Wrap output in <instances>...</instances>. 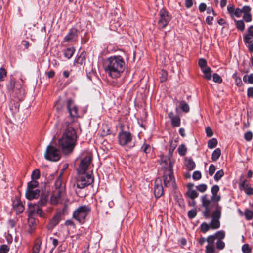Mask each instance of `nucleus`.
Returning a JSON list of instances; mask_svg holds the SVG:
<instances>
[{
    "label": "nucleus",
    "instance_id": "39",
    "mask_svg": "<svg viewBox=\"0 0 253 253\" xmlns=\"http://www.w3.org/2000/svg\"><path fill=\"white\" fill-rule=\"evenodd\" d=\"M224 171L222 169H220L217 171L214 176V179L215 181H219L224 175Z\"/></svg>",
    "mask_w": 253,
    "mask_h": 253
},
{
    "label": "nucleus",
    "instance_id": "11",
    "mask_svg": "<svg viewBox=\"0 0 253 253\" xmlns=\"http://www.w3.org/2000/svg\"><path fill=\"white\" fill-rule=\"evenodd\" d=\"M44 155L46 160L57 161L60 159V151L57 148L49 145L47 147Z\"/></svg>",
    "mask_w": 253,
    "mask_h": 253
},
{
    "label": "nucleus",
    "instance_id": "13",
    "mask_svg": "<svg viewBox=\"0 0 253 253\" xmlns=\"http://www.w3.org/2000/svg\"><path fill=\"white\" fill-rule=\"evenodd\" d=\"M160 19L158 21V25L162 28L166 27L168 24L171 20V16L169 14L168 11L165 9L162 8L159 12Z\"/></svg>",
    "mask_w": 253,
    "mask_h": 253
},
{
    "label": "nucleus",
    "instance_id": "34",
    "mask_svg": "<svg viewBox=\"0 0 253 253\" xmlns=\"http://www.w3.org/2000/svg\"><path fill=\"white\" fill-rule=\"evenodd\" d=\"M217 145V140L216 138L210 139L208 142V147L210 149L215 148Z\"/></svg>",
    "mask_w": 253,
    "mask_h": 253
},
{
    "label": "nucleus",
    "instance_id": "52",
    "mask_svg": "<svg viewBox=\"0 0 253 253\" xmlns=\"http://www.w3.org/2000/svg\"><path fill=\"white\" fill-rule=\"evenodd\" d=\"M253 138V134L251 131H247L244 134V139L247 141H250Z\"/></svg>",
    "mask_w": 253,
    "mask_h": 253
},
{
    "label": "nucleus",
    "instance_id": "62",
    "mask_svg": "<svg viewBox=\"0 0 253 253\" xmlns=\"http://www.w3.org/2000/svg\"><path fill=\"white\" fill-rule=\"evenodd\" d=\"M185 6L187 8H191L193 5V0H185Z\"/></svg>",
    "mask_w": 253,
    "mask_h": 253
},
{
    "label": "nucleus",
    "instance_id": "1",
    "mask_svg": "<svg viewBox=\"0 0 253 253\" xmlns=\"http://www.w3.org/2000/svg\"><path fill=\"white\" fill-rule=\"evenodd\" d=\"M66 106L69 116L66 118L62 123L63 132L58 140L59 147L65 155L72 152L76 144L77 134L73 126L75 118L79 116L78 108L72 99L67 100Z\"/></svg>",
    "mask_w": 253,
    "mask_h": 253
},
{
    "label": "nucleus",
    "instance_id": "22",
    "mask_svg": "<svg viewBox=\"0 0 253 253\" xmlns=\"http://www.w3.org/2000/svg\"><path fill=\"white\" fill-rule=\"evenodd\" d=\"M250 184L248 182L247 179H242V177L241 176L240 178V181L239 183V188L240 190L244 191L246 188H247L248 187L250 186Z\"/></svg>",
    "mask_w": 253,
    "mask_h": 253
},
{
    "label": "nucleus",
    "instance_id": "46",
    "mask_svg": "<svg viewBox=\"0 0 253 253\" xmlns=\"http://www.w3.org/2000/svg\"><path fill=\"white\" fill-rule=\"evenodd\" d=\"M215 249L213 245H208L206 247V253H214Z\"/></svg>",
    "mask_w": 253,
    "mask_h": 253
},
{
    "label": "nucleus",
    "instance_id": "21",
    "mask_svg": "<svg viewBox=\"0 0 253 253\" xmlns=\"http://www.w3.org/2000/svg\"><path fill=\"white\" fill-rule=\"evenodd\" d=\"M60 219V215L59 214H56L50 221L48 225V229H50L54 228L58 224Z\"/></svg>",
    "mask_w": 253,
    "mask_h": 253
},
{
    "label": "nucleus",
    "instance_id": "57",
    "mask_svg": "<svg viewBox=\"0 0 253 253\" xmlns=\"http://www.w3.org/2000/svg\"><path fill=\"white\" fill-rule=\"evenodd\" d=\"M215 237L213 235L209 236L206 239V241L208 242V245H213Z\"/></svg>",
    "mask_w": 253,
    "mask_h": 253
},
{
    "label": "nucleus",
    "instance_id": "19",
    "mask_svg": "<svg viewBox=\"0 0 253 253\" xmlns=\"http://www.w3.org/2000/svg\"><path fill=\"white\" fill-rule=\"evenodd\" d=\"M168 117L171 120V124L173 127H178L180 126L181 120L179 116L174 115L172 112L168 113Z\"/></svg>",
    "mask_w": 253,
    "mask_h": 253
},
{
    "label": "nucleus",
    "instance_id": "33",
    "mask_svg": "<svg viewBox=\"0 0 253 253\" xmlns=\"http://www.w3.org/2000/svg\"><path fill=\"white\" fill-rule=\"evenodd\" d=\"M47 202V199L46 196L44 195H42L40 200L37 202L36 204L39 206L40 207H42L43 206H44Z\"/></svg>",
    "mask_w": 253,
    "mask_h": 253
},
{
    "label": "nucleus",
    "instance_id": "12",
    "mask_svg": "<svg viewBox=\"0 0 253 253\" xmlns=\"http://www.w3.org/2000/svg\"><path fill=\"white\" fill-rule=\"evenodd\" d=\"M132 137L130 132L126 131H122L118 134V141L120 145L125 146H129L130 148L134 146V144H129L131 143Z\"/></svg>",
    "mask_w": 253,
    "mask_h": 253
},
{
    "label": "nucleus",
    "instance_id": "8",
    "mask_svg": "<svg viewBox=\"0 0 253 253\" xmlns=\"http://www.w3.org/2000/svg\"><path fill=\"white\" fill-rule=\"evenodd\" d=\"M173 162L169 161L168 167L165 169L163 173V180L166 187H169L175 183L173 172Z\"/></svg>",
    "mask_w": 253,
    "mask_h": 253
},
{
    "label": "nucleus",
    "instance_id": "24",
    "mask_svg": "<svg viewBox=\"0 0 253 253\" xmlns=\"http://www.w3.org/2000/svg\"><path fill=\"white\" fill-rule=\"evenodd\" d=\"M28 224L30 229V232H32L37 224L36 220L34 217H28Z\"/></svg>",
    "mask_w": 253,
    "mask_h": 253
},
{
    "label": "nucleus",
    "instance_id": "14",
    "mask_svg": "<svg viewBox=\"0 0 253 253\" xmlns=\"http://www.w3.org/2000/svg\"><path fill=\"white\" fill-rule=\"evenodd\" d=\"M91 159L90 156H86L81 160L79 168L77 169L78 173H85L90 164Z\"/></svg>",
    "mask_w": 253,
    "mask_h": 253
},
{
    "label": "nucleus",
    "instance_id": "6",
    "mask_svg": "<svg viewBox=\"0 0 253 253\" xmlns=\"http://www.w3.org/2000/svg\"><path fill=\"white\" fill-rule=\"evenodd\" d=\"M62 174H60L59 177L55 182V189L53 191L52 194L50 198V201L52 204H57L64 196L65 187L62 184L61 179Z\"/></svg>",
    "mask_w": 253,
    "mask_h": 253
},
{
    "label": "nucleus",
    "instance_id": "44",
    "mask_svg": "<svg viewBox=\"0 0 253 253\" xmlns=\"http://www.w3.org/2000/svg\"><path fill=\"white\" fill-rule=\"evenodd\" d=\"M198 64H199V66L201 68L202 70H203V69H205V68L207 67V61L204 58H200L199 60Z\"/></svg>",
    "mask_w": 253,
    "mask_h": 253
},
{
    "label": "nucleus",
    "instance_id": "28",
    "mask_svg": "<svg viewBox=\"0 0 253 253\" xmlns=\"http://www.w3.org/2000/svg\"><path fill=\"white\" fill-rule=\"evenodd\" d=\"M85 53L83 52L81 54L76 58L75 61L77 64L82 65L85 60Z\"/></svg>",
    "mask_w": 253,
    "mask_h": 253
},
{
    "label": "nucleus",
    "instance_id": "29",
    "mask_svg": "<svg viewBox=\"0 0 253 253\" xmlns=\"http://www.w3.org/2000/svg\"><path fill=\"white\" fill-rule=\"evenodd\" d=\"M221 155V150L219 148H216L212 154L211 159L213 161L217 160Z\"/></svg>",
    "mask_w": 253,
    "mask_h": 253
},
{
    "label": "nucleus",
    "instance_id": "48",
    "mask_svg": "<svg viewBox=\"0 0 253 253\" xmlns=\"http://www.w3.org/2000/svg\"><path fill=\"white\" fill-rule=\"evenodd\" d=\"M196 188L200 192H204L207 189V186L205 184H201L197 185Z\"/></svg>",
    "mask_w": 253,
    "mask_h": 253
},
{
    "label": "nucleus",
    "instance_id": "64",
    "mask_svg": "<svg viewBox=\"0 0 253 253\" xmlns=\"http://www.w3.org/2000/svg\"><path fill=\"white\" fill-rule=\"evenodd\" d=\"M247 95L249 97H253V87H250L248 89Z\"/></svg>",
    "mask_w": 253,
    "mask_h": 253
},
{
    "label": "nucleus",
    "instance_id": "35",
    "mask_svg": "<svg viewBox=\"0 0 253 253\" xmlns=\"http://www.w3.org/2000/svg\"><path fill=\"white\" fill-rule=\"evenodd\" d=\"M180 108L184 112L187 113L189 111V107L188 104L184 101L180 102Z\"/></svg>",
    "mask_w": 253,
    "mask_h": 253
},
{
    "label": "nucleus",
    "instance_id": "60",
    "mask_svg": "<svg viewBox=\"0 0 253 253\" xmlns=\"http://www.w3.org/2000/svg\"><path fill=\"white\" fill-rule=\"evenodd\" d=\"M216 235L219 240H220L225 237V235L223 231H219L216 233Z\"/></svg>",
    "mask_w": 253,
    "mask_h": 253
},
{
    "label": "nucleus",
    "instance_id": "47",
    "mask_svg": "<svg viewBox=\"0 0 253 253\" xmlns=\"http://www.w3.org/2000/svg\"><path fill=\"white\" fill-rule=\"evenodd\" d=\"M242 250L244 253H250L251 252V249L248 244H244L242 246Z\"/></svg>",
    "mask_w": 253,
    "mask_h": 253
},
{
    "label": "nucleus",
    "instance_id": "59",
    "mask_svg": "<svg viewBox=\"0 0 253 253\" xmlns=\"http://www.w3.org/2000/svg\"><path fill=\"white\" fill-rule=\"evenodd\" d=\"M244 191L247 195H253V188H252L250 186L248 187L247 188H246Z\"/></svg>",
    "mask_w": 253,
    "mask_h": 253
},
{
    "label": "nucleus",
    "instance_id": "41",
    "mask_svg": "<svg viewBox=\"0 0 253 253\" xmlns=\"http://www.w3.org/2000/svg\"><path fill=\"white\" fill-rule=\"evenodd\" d=\"M7 76V71L3 67L0 68V81H3L4 80L5 78Z\"/></svg>",
    "mask_w": 253,
    "mask_h": 253
},
{
    "label": "nucleus",
    "instance_id": "51",
    "mask_svg": "<svg viewBox=\"0 0 253 253\" xmlns=\"http://www.w3.org/2000/svg\"><path fill=\"white\" fill-rule=\"evenodd\" d=\"M50 240L52 241V245L53 246L52 247L51 250L50 251V253H52L53 250H54L56 248V247L57 246V245L58 244V240L57 239H56L55 238H53L52 237H50Z\"/></svg>",
    "mask_w": 253,
    "mask_h": 253
},
{
    "label": "nucleus",
    "instance_id": "43",
    "mask_svg": "<svg viewBox=\"0 0 253 253\" xmlns=\"http://www.w3.org/2000/svg\"><path fill=\"white\" fill-rule=\"evenodd\" d=\"M41 243L40 242H37L35 243L33 248L32 253H39L41 248Z\"/></svg>",
    "mask_w": 253,
    "mask_h": 253
},
{
    "label": "nucleus",
    "instance_id": "2",
    "mask_svg": "<svg viewBox=\"0 0 253 253\" xmlns=\"http://www.w3.org/2000/svg\"><path fill=\"white\" fill-rule=\"evenodd\" d=\"M103 67L109 77L117 79L123 74L125 68V63L121 56H111L104 61Z\"/></svg>",
    "mask_w": 253,
    "mask_h": 253
},
{
    "label": "nucleus",
    "instance_id": "40",
    "mask_svg": "<svg viewBox=\"0 0 253 253\" xmlns=\"http://www.w3.org/2000/svg\"><path fill=\"white\" fill-rule=\"evenodd\" d=\"M178 151L179 154L180 156H183L185 155L187 151V149L184 145L182 144L179 146L178 148Z\"/></svg>",
    "mask_w": 253,
    "mask_h": 253
},
{
    "label": "nucleus",
    "instance_id": "61",
    "mask_svg": "<svg viewBox=\"0 0 253 253\" xmlns=\"http://www.w3.org/2000/svg\"><path fill=\"white\" fill-rule=\"evenodd\" d=\"M206 133L207 136L209 137H211L213 134L212 130L209 127L206 128Z\"/></svg>",
    "mask_w": 253,
    "mask_h": 253
},
{
    "label": "nucleus",
    "instance_id": "37",
    "mask_svg": "<svg viewBox=\"0 0 253 253\" xmlns=\"http://www.w3.org/2000/svg\"><path fill=\"white\" fill-rule=\"evenodd\" d=\"M210 229H211L210 224H208L206 222L202 223L200 225L201 231L204 233L207 232Z\"/></svg>",
    "mask_w": 253,
    "mask_h": 253
},
{
    "label": "nucleus",
    "instance_id": "15",
    "mask_svg": "<svg viewBox=\"0 0 253 253\" xmlns=\"http://www.w3.org/2000/svg\"><path fill=\"white\" fill-rule=\"evenodd\" d=\"M79 31L75 28H72L70 29L69 32L65 36L64 40L67 42H72L76 41L78 40Z\"/></svg>",
    "mask_w": 253,
    "mask_h": 253
},
{
    "label": "nucleus",
    "instance_id": "38",
    "mask_svg": "<svg viewBox=\"0 0 253 253\" xmlns=\"http://www.w3.org/2000/svg\"><path fill=\"white\" fill-rule=\"evenodd\" d=\"M151 146L149 144L144 143L141 147V150L145 154H148L151 151Z\"/></svg>",
    "mask_w": 253,
    "mask_h": 253
},
{
    "label": "nucleus",
    "instance_id": "17",
    "mask_svg": "<svg viewBox=\"0 0 253 253\" xmlns=\"http://www.w3.org/2000/svg\"><path fill=\"white\" fill-rule=\"evenodd\" d=\"M163 194V188L160 179H156L154 187V194L156 198H160Z\"/></svg>",
    "mask_w": 253,
    "mask_h": 253
},
{
    "label": "nucleus",
    "instance_id": "49",
    "mask_svg": "<svg viewBox=\"0 0 253 253\" xmlns=\"http://www.w3.org/2000/svg\"><path fill=\"white\" fill-rule=\"evenodd\" d=\"M9 251V248L6 245H2L0 247V253H7Z\"/></svg>",
    "mask_w": 253,
    "mask_h": 253
},
{
    "label": "nucleus",
    "instance_id": "53",
    "mask_svg": "<svg viewBox=\"0 0 253 253\" xmlns=\"http://www.w3.org/2000/svg\"><path fill=\"white\" fill-rule=\"evenodd\" d=\"M192 178L194 180H198L201 178V173L199 171H195L193 172Z\"/></svg>",
    "mask_w": 253,
    "mask_h": 253
},
{
    "label": "nucleus",
    "instance_id": "10",
    "mask_svg": "<svg viewBox=\"0 0 253 253\" xmlns=\"http://www.w3.org/2000/svg\"><path fill=\"white\" fill-rule=\"evenodd\" d=\"M90 210L88 206H80L73 212V217L80 223H83Z\"/></svg>",
    "mask_w": 253,
    "mask_h": 253
},
{
    "label": "nucleus",
    "instance_id": "54",
    "mask_svg": "<svg viewBox=\"0 0 253 253\" xmlns=\"http://www.w3.org/2000/svg\"><path fill=\"white\" fill-rule=\"evenodd\" d=\"M215 167L214 165L211 164L209 168V174L210 176H212L215 171Z\"/></svg>",
    "mask_w": 253,
    "mask_h": 253
},
{
    "label": "nucleus",
    "instance_id": "30",
    "mask_svg": "<svg viewBox=\"0 0 253 253\" xmlns=\"http://www.w3.org/2000/svg\"><path fill=\"white\" fill-rule=\"evenodd\" d=\"M232 78L235 80V83L238 86H241L242 85V82L240 77L237 75V72L236 71L232 75Z\"/></svg>",
    "mask_w": 253,
    "mask_h": 253
},
{
    "label": "nucleus",
    "instance_id": "4",
    "mask_svg": "<svg viewBox=\"0 0 253 253\" xmlns=\"http://www.w3.org/2000/svg\"><path fill=\"white\" fill-rule=\"evenodd\" d=\"M202 206L204 208V211H203V215L204 217L206 218H210V213L212 208L215 207L216 205L218 204L220 199V196L216 194L215 195H212L211 199L208 198L207 194H205L201 198Z\"/></svg>",
    "mask_w": 253,
    "mask_h": 253
},
{
    "label": "nucleus",
    "instance_id": "56",
    "mask_svg": "<svg viewBox=\"0 0 253 253\" xmlns=\"http://www.w3.org/2000/svg\"><path fill=\"white\" fill-rule=\"evenodd\" d=\"M216 247L219 250L223 249L225 247V243L221 240H218L216 242Z\"/></svg>",
    "mask_w": 253,
    "mask_h": 253
},
{
    "label": "nucleus",
    "instance_id": "5",
    "mask_svg": "<svg viewBox=\"0 0 253 253\" xmlns=\"http://www.w3.org/2000/svg\"><path fill=\"white\" fill-rule=\"evenodd\" d=\"M22 81L16 82L14 78H11L7 84L6 88L8 94L12 97L18 100L23 99L24 96V91L22 88Z\"/></svg>",
    "mask_w": 253,
    "mask_h": 253
},
{
    "label": "nucleus",
    "instance_id": "42",
    "mask_svg": "<svg viewBox=\"0 0 253 253\" xmlns=\"http://www.w3.org/2000/svg\"><path fill=\"white\" fill-rule=\"evenodd\" d=\"M245 216L247 220H251L253 218V212L249 209H246L245 211Z\"/></svg>",
    "mask_w": 253,
    "mask_h": 253
},
{
    "label": "nucleus",
    "instance_id": "32",
    "mask_svg": "<svg viewBox=\"0 0 253 253\" xmlns=\"http://www.w3.org/2000/svg\"><path fill=\"white\" fill-rule=\"evenodd\" d=\"M187 195L191 199L193 200L198 196V193L195 190L189 189L187 192Z\"/></svg>",
    "mask_w": 253,
    "mask_h": 253
},
{
    "label": "nucleus",
    "instance_id": "58",
    "mask_svg": "<svg viewBox=\"0 0 253 253\" xmlns=\"http://www.w3.org/2000/svg\"><path fill=\"white\" fill-rule=\"evenodd\" d=\"M36 214L38 215L40 217H43L44 216V213L43 212L42 207H38Z\"/></svg>",
    "mask_w": 253,
    "mask_h": 253
},
{
    "label": "nucleus",
    "instance_id": "27",
    "mask_svg": "<svg viewBox=\"0 0 253 253\" xmlns=\"http://www.w3.org/2000/svg\"><path fill=\"white\" fill-rule=\"evenodd\" d=\"M244 20H239L235 21V25L238 30L243 31L245 29V24Z\"/></svg>",
    "mask_w": 253,
    "mask_h": 253
},
{
    "label": "nucleus",
    "instance_id": "26",
    "mask_svg": "<svg viewBox=\"0 0 253 253\" xmlns=\"http://www.w3.org/2000/svg\"><path fill=\"white\" fill-rule=\"evenodd\" d=\"M186 167L189 170H193L195 167V163L192 159H188L185 161Z\"/></svg>",
    "mask_w": 253,
    "mask_h": 253
},
{
    "label": "nucleus",
    "instance_id": "45",
    "mask_svg": "<svg viewBox=\"0 0 253 253\" xmlns=\"http://www.w3.org/2000/svg\"><path fill=\"white\" fill-rule=\"evenodd\" d=\"M213 81L217 83H221L222 79L221 77L217 73H214L212 75Z\"/></svg>",
    "mask_w": 253,
    "mask_h": 253
},
{
    "label": "nucleus",
    "instance_id": "16",
    "mask_svg": "<svg viewBox=\"0 0 253 253\" xmlns=\"http://www.w3.org/2000/svg\"><path fill=\"white\" fill-rule=\"evenodd\" d=\"M243 40L245 44L253 42V25H251L248 28L247 33L243 35Z\"/></svg>",
    "mask_w": 253,
    "mask_h": 253
},
{
    "label": "nucleus",
    "instance_id": "9",
    "mask_svg": "<svg viewBox=\"0 0 253 253\" xmlns=\"http://www.w3.org/2000/svg\"><path fill=\"white\" fill-rule=\"evenodd\" d=\"M77 187L79 189L84 188L92 184L94 181L91 174L85 173H78Z\"/></svg>",
    "mask_w": 253,
    "mask_h": 253
},
{
    "label": "nucleus",
    "instance_id": "23",
    "mask_svg": "<svg viewBox=\"0 0 253 253\" xmlns=\"http://www.w3.org/2000/svg\"><path fill=\"white\" fill-rule=\"evenodd\" d=\"M75 52V49L73 47H70L65 49L63 51L64 56L67 59H70Z\"/></svg>",
    "mask_w": 253,
    "mask_h": 253
},
{
    "label": "nucleus",
    "instance_id": "20",
    "mask_svg": "<svg viewBox=\"0 0 253 253\" xmlns=\"http://www.w3.org/2000/svg\"><path fill=\"white\" fill-rule=\"evenodd\" d=\"M28 217H34L36 213L37 210L39 206L36 204H33L32 203H29L28 204Z\"/></svg>",
    "mask_w": 253,
    "mask_h": 253
},
{
    "label": "nucleus",
    "instance_id": "7",
    "mask_svg": "<svg viewBox=\"0 0 253 253\" xmlns=\"http://www.w3.org/2000/svg\"><path fill=\"white\" fill-rule=\"evenodd\" d=\"M216 209L211 214L210 217H211V220L210 222L211 229L214 230L218 229L220 226V219L221 217L222 207L219 204H216Z\"/></svg>",
    "mask_w": 253,
    "mask_h": 253
},
{
    "label": "nucleus",
    "instance_id": "63",
    "mask_svg": "<svg viewBox=\"0 0 253 253\" xmlns=\"http://www.w3.org/2000/svg\"><path fill=\"white\" fill-rule=\"evenodd\" d=\"M206 4L204 3H202L199 6V9L200 12H202L205 11V10L206 9Z\"/></svg>",
    "mask_w": 253,
    "mask_h": 253
},
{
    "label": "nucleus",
    "instance_id": "18",
    "mask_svg": "<svg viewBox=\"0 0 253 253\" xmlns=\"http://www.w3.org/2000/svg\"><path fill=\"white\" fill-rule=\"evenodd\" d=\"M40 194V190L39 189L26 190L25 196L27 199L31 200L34 199H37L39 197Z\"/></svg>",
    "mask_w": 253,
    "mask_h": 253
},
{
    "label": "nucleus",
    "instance_id": "25",
    "mask_svg": "<svg viewBox=\"0 0 253 253\" xmlns=\"http://www.w3.org/2000/svg\"><path fill=\"white\" fill-rule=\"evenodd\" d=\"M204 73V77L208 80L211 79V69L210 67H206L202 70Z\"/></svg>",
    "mask_w": 253,
    "mask_h": 253
},
{
    "label": "nucleus",
    "instance_id": "36",
    "mask_svg": "<svg viewBox=\"0 0 253 253\" xmlns=\"http://www.w3.org/2000/svg\"><path fill=\"white\" fill-rule=\"evenodd\" d=\"M40 177V172L39 169H35L31 174L32 180H37Z\"/></svg>",
    "mask_w": 253,
    "mask_h": 253
},
{
    "label": "nucleus",
    "instance_id": "3",
    "mask_svg": "<svg viewBox=\"0 0 253 253\" xmlns=\"http://www.w3.org/2000/svg\"><path fill=\"white\" fill-rule=\"evenodd\" d=\"M251 9V7L248 5H245L242 8H235L232 4H228L227 7V12L231 18H234L235 17L239 18L243 13V19L247 23L251 22L252 20Z\"/></svg>",
    "mask_w": 253,
    "mask_h": 253
},
{
    "label": "nucleus",
    "instance_id": "31",
    "mask_svg": "<svg viewBox=\"0 0 253 253\" xmlns=\"http://www.w3.org/2000/svg\"><path fill=\"white\" fill-rule=\"evenodd\" d=\"M39 185V182L37 180H32L27 184V188L26 190L34 189Z\"/></svg>",
    "mask_w": 253,
    "mask_h": 253
},
{
    "label": "nucleus",
    "instance_id": "55",
    "mask_svg": "<svg viewBox=\"0 0 253 253\" xmlns=\"http://www.w3.org/2000/svg\"><path fill=\"white\" fill-rule=\"evenodd\" d=\"M219 190V187L217 185H213L211 189V192L212 195H215L217 194Z\"/></svg>",
    "mask_w": 253,
    "mask_h": 253
},
{
    "label": "nucleus",
    "instance_id": "50",
    "mask_svg": "<svg viewBox=\"0 0 253 253\" xmlns=\"http://www.w3.org/2000/svg\"><path fill=\"white\" fill-rule=\"evenodd\" d=\"M196 214L197 211L196 209L191 210L188 212V216L190 219L194 218L196 216Z\"/></svg>",
    "mask_w": 253,
    "mask_h": 253
}]
</instances>
